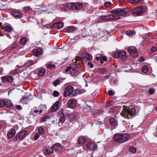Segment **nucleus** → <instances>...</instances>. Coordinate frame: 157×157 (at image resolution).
I'll use <instances>...</instances> for the list:
<instances>
[{"instance_id": "35", "label": "nucleus", "mask_w": 157, "mask_h": 157, "mask_svg": "<svg viewBox=\"0 0 157 157\" xmlns=\"http://www.w3.org/2000/svg\"><path fill=\"white\" fill-rule=\"evenodd\" d=\"M128 2L131 3L135 4L140 2V0H127Z\"/></svg>"}, {"instance_id": "25", "label": "nucleus", "mask_w": 157, "mask_h": 157, "mask_svg": "<svg viewBox=\"0 0 157 157\" xmlns=\"http://www.w3.org/2000/svg\"><path fill=\"white\" fill-rule=\"evenodd\" d=\"M52 148H53V150L56 151H59L62 148L61 145L59 143L55 144L52 146Z\"/></svg>"}, {"instance_id": "10", "label": "nucleus", "mask_w": 157, "mask_h": 157, "mask_svg": "<svg viewBox=\"0 0 157 157\" xmlns=\"http://www.w3.org/2000/svg\"><path fill=\"white\" fill-rule=\"evenodd\" d=\"M128 51L132 56L136 57L138 56L137 50L135 47L131 46L129 47Z\"/></svg>"}, {"instance_id": "55", "label": "nucleus", "mask_w": 157, "mask_h": 157, "mask_svg": "<svg viewBox=\"0 0 157 157\" xmlns=\"http://www.w3.org/2000/svg\"><path fill=\"white\" fill-rule=\"evenodd\" d=\"M16 109L18 110H21L22 109L21 107L19 105H17L16 106Z\"/></svg>"}, {"instance_id": "59", "label": "nucleus", "mask_w": 157, "mask_h": 157, "mask_svg": "<svg viewBox=\"0 0 157 157\" xmlns=\"http://www.w3.org/2000/svg\"><path fill=\"white\" fill-rule=\"evenodd\" d=\"M96 60H101V57H98V56H97L96 58Z\"/></svg>"}, {"instance_id": "5", "label": "nucleus", "mask_w": 157, "mask_h": 157, "mask_svg": "<svg viewBox=\"0 0 157 157\" xmlns=\"http://www.w3.org/2000/svg\"><path fill=\"white\" fill-rule=\"evenodd\" d=\"M99 17L95 19V21L96 22H101V21H106L111 20L110 17V14L107 15H105L104 13L100 12L99 13Z\"/></svg>"}, {"instance_id": "11", "label": "nucleus", "mask_w": 157, "mask_h": 157, "mask_svg": "<svg viewBox=\"0 0 157 157\" xmlns=\"http://www.w3.org/2000/svg\"><path fill=\"white\" fill-rule=\"evenodd\" d=\"M77 101L76 99H71L68 100L67 102V106L70 108H72L76 105Z\"/></svg>"}, {"instance_id": "62", "label": "nucleus", "mask_w": 157, "mask_h": 157, "mask_svg": "<svg viewBox=\"0 0 157 157\" xmlns=\"http://www.w3.org/2000/svg\"><path fill=\"white\" fill-rule=\"evenodd\" d=\"M19 70L18 69H16L15 70L13 71V73H16L17 72H18V71H19Z\"/></svg>"}, {"instance_id": "32", "label": "nucleus", "mask_w": 157, "mask_h": 157, "mask_svg": "<svg viewBox=\"0 0 157 157\" xmlns=\"http://www.w3.org/2000/svg\"><path fill=\"white\" fill-rule=\"evenodd\" d=\"M142 71L144 73H147L148 71V67L146 66H144L142 68Z\"/></svg>"}, {"instance_id": "33", "label": "nucleus", "mask_w": 157, "mask_h": 157, "mask_svg": "<svg viewBox=\"0 0 157 157\" xmlns=\"http://www.w3.org/2000/svg\"><path fill=\"white\" fill-rule=\"evenodd\" d=\"M5 30L6 31L10 32L12 30V28L10 25H7L5 27Z\"/></svg>"}, {"instance_id": "21", "label": "nucleus", "mask_w": 157, "mask_h": 157, "mask_svg": "<svg viewBox=\"0 0 157 157\" xmlns=\"http://www.w3.org/2000/svg\"><path fill=\"white\" fill-rule=\"evenodd\" d=\"M12 14L16 18H20L22 17V15L21 13L17 11L13 12Z\"/></svg>"}, {"instance_id": "26", "label": "nucleus", "mask_w": 157, "mask_h": 157, "mask_svg": "<svg viewBox=\"0 0 157 157\" xmlns=\"http://www.w3.org/2000/svg\"><path fill=\"white\" fill-rule=\"evenodd\" d=\"M2 79L3 82L7 81L9 82H12L13 81L12 77L11 76L7 77H4L1 78Z\"/></svg>"}, {"instance_id": "43", "label": "nucleus", "mask_w": 157, "mask_h": 157, "mask_svg": "<svg viewBox=\"0 0 157 157\" xmlns=\"http://www.w3.org/2000/svg\"><path fill=\"white\" fill-rule=\"evenodd\" d=\"M5 106L4 100H0V107H2Z\"/></svg>"}, {"instance_id": "6", "label": "nucleus", "mask_w": 157, "mask_h": 157, "mask_svg": "<svg viewBox=\"0 0 157 157\" xmlns=\"http://www.w3.org/2000/svg\"><path fill=\"white\" fill-rule=\"evenodd\" d=\"M74 93L73 87L71 86H69L65 89L64 95L65 97H66L72 94L73 95L75 96Z\"/></svg>"}, {"instance_id": "9", "label": "nucleus", "mask_w": 157, "mask_h": 157, "mask_svg": "<svg viewBox=\"0 0 157 157\" xmlns=\"http://www.w3.org/2000/svg\"><path fill=\"white\" fill-rule=\"evenodd\" d=\"M109 14L111 20L118 19L120 18V15L117 10L113 11L111 13Z\"/></svg>"}, {"instance_id": "47", "label": "nucleus", "mask_w": 157, "mask_h": 157, "mask_svg": "<svg viewBox=\"0 0 157 157\" xmlns=\"http://www.w3.org/2000/svg\"><path fill=\"white\" fill-rule=\"evenodd\" d=\"M60 82V81L59 80H56L55 81L53 82V85L55 86H56L59 84Z\"/></svg>"}, {"instance_id": "24", "label": "nucleus", "mask_w": 157, "mask_h": 157, "mask_svg": "<svg viewBox=\"0 0 157 157\" xmlns=\"http://www.w3.org/2000/svg\"><path fill=\"white\" fill-rule=\"evenodd\" d=\"M44 150L45 152L47 154H52L53 152V149L52 147H47Z\"/></svg>"}, {"instance_id": "17", "label": "nucleus", "mask_w": 157, "mask_h": 157, "mask_svg": "<svg viewBox=\"0 0 157 157\" xmlns=\"http://www.w3.org/2000/svg\"><path fill=\"white\" fill-rule=\"evenodd\" d=\"M126 52L125 51H121L117 53L118 57L123 59H126Z\"/></svg>"}, {"instance_id": "57", "label": "nucleus", "mask_w": 157, "mask_h": 157, "mask_svg": "<svg viewBox=\"0 0 157 157\" xmlns=\"http://www.w3.org/2000/svg\"><path fill=\"white\" fill-rule=\"evenodd\" d=\"M144 58L142 57H141L139 59V61L141 62L144 61Z\"/></svg>"}, {"instance_id": "18", "label": "nucleus", "mask_w": 157, "mask_h": 157, "mask_svg": "<svg viewBox=\"0 0 157 157\" xmlns=\"http://www.w3.org/2000/svg\"><path fill=\"white\" fill-rule=\"evenodd\" d=\"M120 17L121 16H123L124 15H126L128 14V11L126 10L125 8L123 9H120L117 10Z\"/></svg>"}, {"instance_id": "64", "label": "nucleus", "mask_w": 157, "mask_h": 157, "mask_svg": "<svg viewBox=\"0 0 157 157\" xmlns=\"http://www.w3.org/2000/svg\"><path fill=\"white\" fill-rule=\"evenodd\" d=\"M122 124L124 125L126 127V126L125 124V122L124 121H123L122 122Z\"/></svg>"}, {"instance_id": "41", "label": "nucleus", "mask_w": 157, "mask_h": 157, "mask_svg": "<svg viewBox=\"0 0 157 157\" xmlns=\"http://www.w3.org/2000/svg\"><path fill=\"white\" fill-rule=\"evenodd\" d=\"M111 3L110 2H106L104 3V5L107 7H110L111 6Z\"/></svg>"}, {"instance_id": "20", "label": "nucleus", "mask_w": 157, "mask_h": 157, "mask_svg": "<svg viewBox=\"0 0 157 157\" xmlns=\"http://www.w3.org/2000/svg\"><path fill=\"white\" fill-rule=\"evenodd\" d=\"M64 29L69 33H73L77 31V29L74 26H70Z\"/></svg>"}, {"instance_id": "16", "label": "nucleus", "mask_w": 157, "mask_h": 157, "mask_svg": "<svg viewBox=\"0 0 157 157\" xmlns=\"http://www.w3.org/2000/svg\"><path fill=\"white\" fill-rule=\"evenodd\" d=\"M63 24L61 22H58L55 23L53 24L52 28H55L56 29H61L63 27Z\"/></svg>"}, {"instance_id": "15", "label": "nucleus", "mask_w": 157, "mask_h": 157, "mask_svg": "<svg viewBox=\"0 0 157 157\" xmlns=\"http://www.w3.org/2000/svg\"><path fill=\"white\" fill-rule=\"evenodd\" d=\"M33 53L34 55L37 56L43 53V51L41 48L34 49Z\"/></svg>"}, {"instance_id": "56", "label": "nucleus", "mask_w": 157, "mask_h": 157, "mask_svg": "<svg viewBox=\"0 0 157 157\" xmlns=\"http://www.w3.org/2000/svg\"><path fill=\"white\" fill-rule=\"evenodd\" d=\"M30 9V7L29 6H27L24 7L23 9L24 11H28Z\"/></svg>"}, {"instance_id": "42", "label": "nucleus", "mask_w": 157, "mask_h": 157, "mask_svg": "<svg viewBox=\"0 0 157 157\" xmlns=\"http://www.w3.org/2000/svg\"><path fill=\"white\" fill-rule=\"evenodd\" d=\"M60 117V119H59V122L61 123L65 121V116H61Z\"/></svg>"}, {"instance_id": "58", "label": "nucleus", "mask_w": 157, "mask_h": 157, "mask_svg": "<svg viewBox=\"0 0 157 157\" xmlns=\"http://www.w3.org/2000/svg\"><path fill=\"white\" fill-rule=\"evenodd\" d=\"M88 65L90 66V68H92L94 67V65L91 64V63L90 62H89L88 63Z\"/></svg>"}, {"instance_id": "4", "label": "nucleus", "mask_w": 157, "mask_h": 157, "mask_svg": "<svg viewBox=\"0 0 157 157\" xmlns=\"http://www.w3.org/2000/svg\"><path fill=\"white\" fill-rule=\"evenodd\" d=\"M78 55L80 56L81 57L77 56L76 57V61L79 60V58L89 61L92 59V57L91 55L87 53L83 52L82 51H80L79 52Z\"/></svg>"}, {"instance_id": "44", "label": "nucleus", "mask_w": 157, "mask_h": 157, "mask_svg": "<svg viewBox=\"0 0 157 157\" xmlns=\"http://www.w3.org/2000/svg\"><path fill=\"white\" fill-rule=\"evenodd\" d=\"M63 109L60 110L58 112V114L59 117H61V116H64V114H63Z\"/></svg>"}, {"instance_id": "23", "label": "nucleus", "mask_w": 157, "mask_h": 157, "mask_svg": "<svg viewBox=\"0 0 157 157\" xmlns=\"http://www.w3.org/2000/svg\"><path fill=\"white\" fill-rule=\"evenodd\" d=\"M59 102L56 101L52 106L51 110L52 112H55L58 109L59 107Z\"/></svg>"}, {"instance_id": "22", "label": "nucleus", "mask_w": 157, "mask_h": 157, "mask_svg": "<svg viewBox=\"0 0 157 157\" xmlns=\"http://www.w3.org/2000/svg\"><path fill=\"white\" fill-rule=\"evenodd\" d=\"M86 142V140L83 136H80L78 138V144L82 145Z\"/></svg>"}, {"instance_id": "19", "label": "nucleus", "mask_w": 157, "mask_h": 157, "mask_svg": "<svg viewBox=\"0 0 157 157\" xmlns=\"http://www.w3.org/2000/svg\"><path fill=\"white\" fill-rule=\"evenodd\" d=\"M28 134L26 131H22L20 132L18 135V137L20 140H22Z\"/></svg>"}, {"instance_id": "27", "label": "nucleus", "mask_w": 157, "mask_h": 157, "mask_svg": "<svg viewBox=\"0 0 157 157\" xmlns=\"http://www.w3.org/2000/svg\"><path fill=\"white\" fill-rule=\"evenodd\" d=\"M5 106L8 107H11L12 106V102L10 100L6 99L4 100Z\"/></svg>"}, {"instance_id": "2", "label": "nucleus", "mask_w": 157, "mask_h": 157, "mask_svg": "<svg viewBox=\"0 0 157 157\" xmlns=\"http://www.w3.org/2000/svg\"><path fill=\"white\" fill-rule=\"evenodd\" d=\"M130 137L129 135L126 134H118L113 137V140L115 141L122 143L127 141Z\"/></svg>"}, {"instance_id": "12", "label": "nucleus", "mask_w": 157, "mask_h": 157, "mask_svg": "<svg viewBox=\"0 0 157 157\" xmlns=\"http://www.w3.org/2000/svg\"><path fill=\"white\" fill-rule=\"evenodd\" d=\"M15 134L16 131L15 130L11 128L8 131L7 136L9 139H11L14 136Z\"/></svg>"}, {"instance_id": "37", "label": "nucleus", "mask_w": 157, "mask_h": 157, "mask_svg": "<svg viewBox=\"0 0 157 157\" xmlns=\"http://www.w3.org/2000/svg\"><path fill=\"white\" fill-rule=\"evenodd\" d=\"M76 116L73 113L71 114L69 116V118L72 121L76 118Z\"/></svg>"}, {"instance_id": "53", "label": "nucleus", "mask_w": 157, "mask_h": 157, "mask_svg": "<svg viewBox=\"0 0 157 157\" xmlns=\"http://www.w3.org/2000/svg\"><path fill=\"white\" fill-rule=\"evenodd\" d=\"M40 136V135L36 133L34 137V139L35 140H37L39 138Z\"/></svg>"}, {"instance_id": "45", "label": "nucleus", "mask_w": 157, "mask_h": 157, "mask_svg": "<svg viewBox=\"0 0 157 157\" xmlns=\"http://www.w3.org/2000/svg\"><path fill=\"white\" fill-rule=\"evenodd\" d=\"M53 94L54 97H57L59 96V93L58 91L55 90L53 92Z\"/></svg>"}, {"instance_id": "36", "label": "nucleus", "mask_w": 157, "mask_h": 157, "mask_svg": "<svg viewBox=\"0 0 157 157\" xmlns=\"http://www.w3.org/2000/svg\"><path fill=\"white\" fill-rule=\"evenodd\" d=\"M129 150L131 152L133 153H135L136 151V148L132 146H131L129 147Z\"/></svg>"}, {"instance_id": "28", "label": "nucleus", "mask_w": 157, "mask_h": 157, "mask_svg": "<svg viewBox=\"0 0 157 157\" xmlns=\"http://www.w3.org/2000/svg\"><path fill=\"white\" fill-rule=\"evenodd\" d=\"M42 112V109H40L39 110H35L33 111V112H31V114L33 115V116H36L37 114L38 113H41Z\"/></svg>"}, {"instance_id": "63", "label": "nucleus", "mask_w": 157, "mask_h": 157, "mask_svg": "<svg viewBox=\"0 0 157 157\" xmlns=\"http://www.w3.org/2000/svg\"><path fill=\"white\" fill-rule=\"evenodd\" d=\"M102 59L104 61H106V57L105 56H103L102 57Z\"/></svg>"}, {"instance_id": "52", "label": "nucleus", "mask_w": 157, "mask_h": 157, "mask_svg": "<svg viewBox=\"0 0 157 157\" xmlns=\"http://www.w3.org/2000/svg\"><path fill=\"white\" fill-rule=\"evenodd\" d=\"M76 157H83V155L82 153H78L76 155Z\"/></svg>"}, {"instance_id": "7", "label": "nucleus", "mask_w": 157, "mask_h": 157, "mask_svg": "<svg viewBox=\"0 0 157 157\" xmlns=\"http://www.w3.org/2000/svg\"><path fill=\"white\" fill-rule=\"evenodd\" d=\"M146 10V7L144 6H139L133 10V13H136L137 15L144 13Z\"/></svg>"}, {"instance_id": "29", "label": "nucleus", "mask_w": 157, "mask_h": 157, "mask_svg": "<svg viewBox=\"0 0 157 157\" xmlns=\"http://www.w3.org/2000/svg\"><path fill=\"white\" fill-rule=\"evenodd\" d=\"M45 72V70L44 69H41L39 70L38 75L39 76H42L44 74Z\"/></svg>"}, {"instance_id": "1", "label": "nucleus", "mask_w": 157, "mask_h": 157, "mask_svg": "<svg viewBox=\"0 0 157 157\" xmlns=\"http://www.w3.org/2000/svg\"><path fill=\"white\" fill-rule=\"evenodd\" d=\"M136 112V110L135 109H130L127 106H124L121 115L125 118L131 119L135 115Z\"/></svg>"}, {"instance_id": "13", "label": "nucleus", "mask_w": 157, "mask_h": 157, "mask_svg": "<svg viewBox=\"0 0 157 157\" xmlns=\"http://www.w3.org/2000/svg\"><path fill=\"white\" fill-rule=\"evenodd\" d=\"M87 148L91 150H95L97 148V146L96 144L92 142L89 143L87 145Z\"/></svg>"}, {"instance_id": "51", "label": "nucleus", "mask_w": 157, "mask_h": 157, "mask_svg": "<svg viewBox=\"0 0 157 157\" xmlns=\"http://www.w3.org/2000/svg\"><path fill=\"white\" fill-rule=\"evenodd\" d=\"M108 94L110 96H112L114 94V93L112 90H109L108 91Z\"/></svg>"}, {"instance_id": "30", "label": "nucleus", "mask_w": 157, "mask_h": 157, "mask_svg": "<svg viewBox=\"0 0 157 157\" xmlns=\"http://www.w3.org/2000/svg\"><path fill=\"white\" fill-rule=\"evenodd\" d=\"M38 133L41 135H43L44 133L45 130L43 127L40 126L39 128Z\"/></svg>"}, {"instance_id": "3", "label": "nucleus", "mask_w": 157, "mask_h": 157, "mask_svg": "<svg viewBox=\"0 0 157 157\" xmlns=\"http://www.w3.org/2000/svg\"><path fill=\"white\" fill-rule=\"evenodd\" d=\"M82 6L81 3L78 2L74 3L73 4L68 3L64 5L63 6V8H65L64 10L62 9V11L67 10L68 9H72L73 10H78L80 9Z\"/></svg>"}, {"instance_id": "34", "label": "nucleus", "mask_w": 157, "mask_h": 157, "mask_svg": "<svg viewBox=\"0 0 157 157\" xmlns=\"http://www.w3.org/2000/svg\"><path fill=\"white\" fill-rule=\"evenodd\" d=\"M135 33L133 31L128 30L127 31L126 34L128 36H130L134 35Z\"/></svg>"}, {"instance_id": "31", "label": "nucleus", "mask_w": 157, "mask_h": 157, "mask_svg": "<svg viewBox=\"0 0 157 157\" xmlns=\"http://www.w3.org/2000/svg\"><path fill=\"white\" fill-rule=\"evenodd\" d=\"M27 41V39L25 37H23L21 38L20 41L21 44L23 45L25 44Z\"/></svg>"}, {"instance_id": "61", "label": "nucleus", "mask_w": 157, "mask_h": 157, "mask_svg": "<svg viewBox=\"0 0 157 157\" xmlns=\"http://www.w3.org/2000/svg\"><path fill=\"white\" fill-rule=\"evenodd\" d=\"M113 57L115 58H117L118 57V55L117 54H115L114 53H113Z\"/></svg>"}, {"instance_id": "38", "label": "nucleus", "mask_w": 157, "mask_h": 157, "mask_svg": "<svg viewBox=\"0 0 157 157\" xmlns=\"http://www.w3.org/2000/svg\"><path fill=\"white\" fill-rule=\"evenodd\" d=\"M55 67V64H51L50 63L48 64L46 66V67L47 68H49V69L53 68Z\"/></svg>"}, {"instance_id": "8", "label": "nucleus", "mask_w": 157, "mask_h": 157, "mask_svg": "<svg viewBox=\"0 0 157 157\" xmlns=\"http://www.w3.org/2000/svg\"><path fill=\"white\" fill-rule=\"evenodd\" d=\"M69 71L70 72V74L73 76H76L77 75L76 69L73 67H72L71 66L67 67L64 70V72L67 73Z\"/></svg>"}, {"instance_id": "60", "label": "nucleus", "mask_w": 157, "mask_h": 157, "mask_svg": "<svg viewBox=\"0 0 157 157\" xmlns=\"http://www.w3.org/2000/svg\"><path fill=\"white\" fill-rule=\"evenodd\" d=\"M80 91H79L80 94H82L83 93L85 92V90L83 89H81V90L80 89Z\"/></svg>"}, {"instance_id": "54", "label": "nucleus", "mask_w": 157, "mask_h": 157, "mask_svg": "<svg viewBox=\"0 0 157 157\" xmlns=\"http://www.w3.org/2000/svg\"><path fill=\"white\" fill-rule=\"evenodd\" d=\"M80 91V89H75V91H74V92H75L76 93V94H75V96L77 94H80L79 91Z\"/></svg>"}, {"instance_id": "40", "label": "nucleus", "mask_w": 157, "mask_h": 157, "mask_svg": "<svg viewBox=\"0 0 157 157\" xmlns=\"http://www.w3.org/2000/svg\"><path fill=\"white\" fill-rule=\"evenodd\" d=\"M33 64V61L32 60H29L27 63H25L26 66H30Z\"/></svg>"}, {"instance_id": "46", "label": "nucleus", "mask_w": 157, "mask_h": 157, "mask_svg": "<svg viewBox=\"0 0 157 157\" xmlns=\"http://www.w3.org/2000/svg\"><path fill=\"white\" fill-rule=\"evenodd\" d=\"M17 44L16 42H14L11 45V49H13L17 46Z\"/></svg>"}, {"instance_id": "49", "label": "nucleus", "mask_w": 157, "mask_h": 157, "mask_svg": "<svg viewBox=\"0 0 157 157\" xmlns=\"http://www.w3.org/2000/svg\"><path fill=\"white\" fill-rule=\"evenodd\" d=\"M148 92L151 95L152 94L154 93V90L153 89L151 88L149 90Z\"/></svg>"}, {"instance_id": "39", "label": "nucleus", "mask_w": 157, "mask_h": 157, "mask_svg": "<svg viewBox=\"0 0 157 157\" xmlns=\"http://www.w3.org/2000/svg\"><path fill=\"white\" fill-rule=\"evenodd\" d=\"M91 109V106H87L84 109V111L85 112H88Z\"/></svg>"}, {"instance_id": "50", "label": "nucleus", "mask_w": 157, "mask_h": 157, "mask_svg": "<svg viewBox=\"0 0 157 157\" xmlns=\"http://www.w3.org/2000/svg\"><path fill=\"white\" fill-rule=\"evenodd\" d=\"M157 50V48L155 46L152 47L151 48V51L152 52H154L156 51Z\"/></svg>"}, {"instance_id": "48", "label": "nucleus", "mask_w": 157, "mask_h": 157, "mask_svg": "<svg viewBox=\"0 0 157 157\" xmlns=\"http://www.w3.org/2000/svg\"><path fill=\"white\" fill-rule=\"evenodd\" d=\"M106 71V70L105 68H101L100 70V72L102 74H104Z\"/></svg>"}, {"instance_id": "14", "label": "nucleus", "mask_w": 157, "mask_h": 157, "mask_svg": "<svg viewBox=\"0 0 157 157\" xmlns=\"http://www.w3.org/2000/svg\"><path fill=\"white\" fill-rule=\"evenodd\" d=\"M109 121L111 126L115 128L118 125L117 121L113 118H111L109 119Z\"/></svg>"}]
</instances>
